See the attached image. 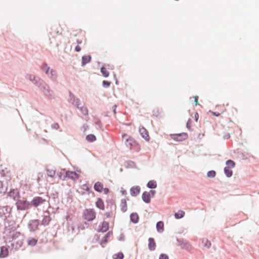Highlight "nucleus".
I'll list each match as a JSON object with an SVG mask.
<instances>
[{
    "mask_svg": "<svg viewBox=\"0 0 259 259\" xmlns=\"http://www.w3.org/2000/svg\"><path fill=\"white\" fill-rule=\"evenodd\" d=\"M137 152H138L141 149V147L140 145L137 142L136 144L133 146V148L132 149Z\"/></svg>",
    "mask_w": 259,
    "mask_h": 259,
    "instance_id": "36",
    "label": "nucleus"
},
{
    "mask_svg": "<svg viewBox=\"0 0 259 259\" xmlns=\"http://www.w3.org/2000/svg\"><path fill=\"white\" fill-rule=\"evenodd\" d=\"M131 194L133 196H136L140 192V188L139 186L133 187L130 190Z\"/></svg>",
    "mask_w": 259,
    "mask_h": 259,
    "instance_id": "9",
    "label": "nucleus"
},
{
    "mask_svg": "<svg viewBox=\"0 0 259 259\" xmlns=\"http://www.w3.org/2000/svg\"><path fill=\"white\" fill-rule=\"evenodd\" d=\"M37 243V240L34 238H31L28 240V243L31 246H34Z\"/></svg>",
    "mask_w": 259,
    "mask_h": 259,
    "instance_id": "34",
    "label": "nucleus"
},
{
    "mask_svg": "<svg viewBox=\"0 0 259 259\" xmlns=\"http://www.w3.org/2000/svg\"><path fill=\"white\" fill-rule=\"evenodd\" d=\"M84 219L88 221L94 220L96 217V212L93 209H86L83 213Z\"/></svg>",
    "mask_w": 259,
    "mask_h": 259,
    "instance_id": "2",
    "label": "nucleus"
},
{
    "mask_svg": "<svg viewBox=\"0 0 259 259\" xmlns=\"http://www.w3.org/2000/svg\"><path fill=\"white\" fill-rule=\"evenodd\" d=\"M123 254L122 252H118L113 255V259H122L123 258Z\"/></svg>",
    "mask_w": 259,
    "mask_h": 259,
    "instance_id": "32",
    "label": "nucleus"
},
{
    "mask_svg": "<svg viewBox=\"0 0 259 259\" xmlns=\"http://www.w3.org/2000/svg\"><path fill=\"white\" fill-rule=\"evenodd\" d=\"M51 220V219L50 215H46L44 217L43 220H42L41 224L44 226L48 225L50 222Z\"/></svg>",
    "mask_w": 259,
    "mask_h": 259,
    "instance_id": "23",
    "label": "nucleus"
},
{
    "mask_svg": "<svg viewBox=\"0 0 259 259\" xmlns=\"http://www.w3.org/2000/svg\"><path fill=\"white\" fill-rule=\"evenodd\" d=\"M185 214V211L180 210L178 212L175 213V217L177 219H180L182 218L184 216Z\"/></svg>",
    "mask_w": 259,
    "mask_h": 259,
    "instance_id": "24",
    "label": "nucleus"
},
{
    "mask_svg": "<svg viewBox=\"0 0 259 259\" xmlns=\"http://www.w3.org/2000/svg\"><path fill=\"white\" fill-rule=\"evenodd\" d=\"M110 85V82H109V81H106V80H104L103 81V85L104 87H109Z\"/></svg>",
    "mask_w": 259,
    "mask_h": 259,
    "instance_id": "37",
    "label": "nucleus"
},
{
    "mask_svg": "<svg viewBox=\"0 0 259 259\" xmlns=\"http://www.w3.org/2000/svg\"><path fill=\"white\" fill-rule=\"evenodd\" d=\"M136 143L137 142L133 139L130 138L126 140L125 144L127 147H129L132 149Z\"/></svg>",
    "mask_w": 259,
    "mask_h": 259,
    "instance_id": "15",
    "label": "nucleus"
},
{
    "mask_svg": "<svg viewBox=\"0 0 259 259\" xmlns=\"http://www.w3.org/2000/svg\"><path fill=\"white\" fill-rule=\"evenodd\" d=\"M83 186L87 188V189H88V187L87 185H84Z\"/></svg>",
    "mask_w": 259,
    "mask_h": 259,
    "instance_id": "51",
    "label": "nucleus"
},
{
    "mask_svg": "<svg viewBox=\"0 0 259 259\" xmlns=\"http://www.w3.org/2000/svg\"><path fill=\"white\" fill-rule=\"evenodd\" d=\"M46 200L45 199L41 197L37 196L33 198L30 203L34 206L37 207L38 206L44 204Z\"/></svg>",
    "mask_w": 259,
    "mask_h": 259,
    "instance_id": "5",
    "label": "nucleus"
},
{
    "mask_svg": "<svg viewBox=\"0 0 259 259\" xmlns=\"http://www.w3.org/2000/svg\"><path fill=\"white\" fill-rule=\"evenodd\" d=\"M202 243L203 244V246L206 247L207 248H210L211 245L210 241H209L207 238H203L202 239Z\"/></svg>",
    "mask_w": 259,
    "mask_h": 259,
    "instance_id": "22",
    "label": "nucleus"
},
{
    "mask_svg": "<svg viewBox=\"0 0 259 259\" xmlns=\"http://www.w3.org/2000/svg\"><path fill=\"white\" fill-rule=\"evenodd\" d=\"M94 189L99 192H102L103 190V185L101 182H98L94 185Z\"/></svg>",
    "mask_w": 259,
    "mask_h": 259,
    "instance_id": "14",
    "label": "nucleus"
},
{
    "mask_svg": "<svg viewBox=\"0 0 259 259\" xmlns=\"http://www.w3.org/2000/svg\"><path fill=\"white\" fill-rule=\"evenodd\" d=\"M101 72L104 77H107L109 76V73L106 67H102L101 68Z\"/></svg>",
    "mask_w": 259,
    "mask_h": 259,
    "instance_id": "28",
    "label": "nucleus"
},
{
    "mask_svg": "<svg viewBox=\"0 0 259 259\" xmlns=\"http://www.w3.org/2000/svg\"><path fill=\"white\" fill-rule=\"evenodd\" d=\"M105 215H106L107 218H109L110 217L111 213L110 212H106V213H105Z\"/></svg>",
    "mask_w": 259,
    "mask_h": 259,
    "instance_id": "46",
    "label": "nucleus"
},
{
    "mask_svg": "<svg viewBox=\"0 0 259 259\" xmlns=\"http://www.w3.org/2000/svg\"><path fill=\"white\" fill-rule=\"evenodd\" d=\"M85 139L88 142H93L96 140V136L93 134H90L88 135Z\"/></svg>",
    "mask_w": 259,
    "mask_h": 259,
    "instance_id": "25",
    "label": "nucleus"
},
{
    "mask_svg": "<svg viewBox=\"0 0 259 259\" xmlns=\"http://www.w3.org/2000/svg\"><path fill=\"white\" fill-rule=\"evenodd\" d=\"M121 192H122L123 195H126V192L125 190L121 191Z\"/></svg>",
    "mask_w": 259,
    "mask_h": 259,
    "instance_id": "49",
    "label": "nucleus"
},
{
    "mask_svg": "<svg viewBox=\"0 0 259 259\" xmlns=\"http://www.w3.org/2000/svg\"><path fill=\"white\" fill-rule=\"evenodd\" d=\"M224 172L228 177H230L232 176L233 171L230 168L225 167L224 168Z\"/></svg>",
    "mask_w": 259,
    "mask_h": 259,
    "instance_id": "27",
    "label": "nucleus"
},
{
    "mask_svg": "<svg viewBox=\"0 0 259 259\" xmlns=\"http://www.w3.org/2000/svg\"><path fill=\"white\" fill-rule=\"evenodd\" d=\"M66 177L73 181H76L78 179L79 175L74 171H67L66 172Z\"/></svg>",
    "mask_w": 259,
    "mask_h": 259,
    "instance_id": "7",
    "label": "nucleus"
},
{
    "mask_svg": "<svg viewBox=\"0 0 259 259\" xmlns=\"http://www.w3.org/2000/svg\"><path fill=\"white\" fill-rule=\"evenodd\" d=\"M194 116H195V120L197 122L198 120V117H199L198 114L197 113H195Z\"/></svg>",
    "mask_w": 259,
    "mask_h": 259,
    "instance_id": "45",
    "label": "nucleus"
},
{
    "mask_svg": "<svg viewBox=\"0 0 259 259\" xmlns=\"http://www.w3.org/2000/svg\"><path fill=\"white\" fill-rule=\"evenodd\" d=\"M215 176V172L214 170L209 171L207 173V176L209 178H214Z\"/></svg>",
    "mask_w": 259,
    "mask_h": 259,
    "instance_id": "35",
    "label": "nucleus"
},
{
    "mask_svg": "<svg viewBox=\"0 0 259 259\" xmlns=\"http://www.w3.org/2000/svg\"><path fill=\"white\" fill-rule=\"evenodd\" d=\"M41 69L45 72L48 76L52 80H56L57 75L55 71L51 69L47 63H44L41 65Z\"/></svg>",
    "mask_w": 259,
    "mask_h": 259,
    "instance_id": "1",
    "label": "nucleus"
},
{
    "mask_svg": "<svg viewBox=\"0 0 259 259\" xmlns=\"http://www.w3.org/2000/svg\"><path fill=\"white\" fill-rule=\"evenodd\" d=\"M149 192L150 194L151 193L152 195H154L155 192L154 190H151Z\"/></svg>",
    "mask_w": 259,
    "mask_h": 259,
    "instance_id": "48",
    "label": "nucleus"
},
{
    "mask_svg": "<svg viewBox=\"0 0 259 259\" xmlns=\"http://www.w3.org/2000/svg\"><path fill=\"white\" fill-rule=\"evenodd\" d=\"M159 259H168V257L167 255L165 254H161L160 255Z\"/></svg>",
    "mask_w": 259,
    "mask_h": 259,
    "instance_id": "38",
    "label": "nucleus"
},
{
    "mask_svg": "<svg viewBox=\"0 0 259 259\" xmlns=\"http://www.w3.org/2000/svg\"><path fill=\"white\" fill-rule=\"evenodd\" d=\"M78 108L81 111L82 114L84 115H87L88 114V110L87 108L85 106H78Z\"/></svg>",
    "mask_w": 259,
    "mask_h": 259,
    "instance_id": "26",
    "label": "nucleus"
},
{
    "mask_svg": "<svg viewBox=\"0 0 259 259\" xmlns=\"http://www.w3.org/2000/svg\"><path fill=\"white\" fill-rule=\"evenodd\" d=\"M47 171L48 176L50 177H53L55 175V170L52 168H48Z\"/></svg>",
    "mask_w": 259,
    "mask_h": 259,
    "instance_id": "31",
    "label": "nucleus"
},
{
    "mask_svg": "<svg viewBox=\"0 0 259 259\" xmlns=\"http://www.w3.org/2000/svg\"><path fill=\"white\" fill-rule=\"evenodd\" d=\"M148 248L150 250H154L156 247V243L152 238H149Z\"/></svg>",
    "mask_w": 259,
    "mask_h": 259,
    "instance_id": "12",
    "label": "nucleus"
},
{
    "mask_svg": "<svg viewBox=\"0 0 259 259\" xmlns=\"http://www.w3.org/2000/svg\"><path fill=\"white\" fill-rule=\"evenodd\" d=\"M198 96L194 97V102L195 103V105H197L198 104Z\"/></svg>",
    "mask_w": 259,
    "mask_h": 259,
    "instance_id": "44",
    "label": "nucleus"
},
{
    "mask_svg": "<svg viewBox=\"0 0 259 259\" xmlns=\"http://www.w3.org/2000/svg\"><path fill=\"white\" fill-rule=\"evenodd\" d=\"M110 233L108 232L107 233L103 238L102 240L101 241V245L104 247L106 243L108 242L109 240V236L110 235Z\"/></svg>",
    "mask_w": 259,
    "mask_h": 259,
    "instance_id": "19",
    "label": "nucleus"
},
{
    "mask_svg": "<svg viewBox=\"0 0 259 259\" xmlns=\"http://www.w3.org/2000/svg\"><path fill=\"white\" fill-rule=\"evenodd\" d=\"M103 191H104V193L106 194H107L109 193V190L108 188H103Z\"/></svg>",
    "mask_w": 259,
    "mask_h": 259,
    "instance_id": "42",
    "label": "nucleus"
},
{
    "mask_svg": "<svg viewBox=\"0 0 259 259\" xmlns=\"http://www.w3.org/2000/svg\"><path fill=\"white\" fill-rule=\"evenodd\" d=\"M156 229L158 232L161 233L164 231V224L162 221H159L156 224Z\"/></svg>",
    "mask_w": 259,
    "mask_h": 259,
    "instance_id": "18",
    "label": "nucleus"
},
{
    "mask_svg": "<svg viewBox=\"0 0 259 259\" xmlns=\"http://www.w3.org/2000/svg\"><path fill=\"white\" fill-rule=\"evenodd\" d=\"M47 89L46 90V88H44V94L47 96H52L53 92L52 91H50L49 89V87L47 86Z\"/></svg>",
    "mask_w": 259,
    "mask_h": 259,
    "instance_id": "33",
    "label": "nucleus"
},
{
    "mask_svg": "<svg viewBox=\"0 0 259 259\" xmlns=\"http://www.w3.org/2000/svg\"><path fill=\"white\" fill-rule=\"evenodd\" d=\"M170 137L171 139L176 141L181 142L186 140L188 138V134L186 133L171 134L170 135Z\"/></svg>",
    "mask_w": 259,
    "mask_h": 259,
    "instance_id": "4",
    "label": "nucleus"
},
{
    "mask_svg": "<svg viewBox=\"0 0 259 259\" xmlns=\"http://www.w3.org/2000/svg\"><path fill=\"white\" fill-rule=\"evenodd\" d=\"M36 77L33 75H30L29 79L32 81H34L35 80Z\"/></svg>",
    "mask_w": 259,
    "mask_h": 259,
    "instance_id": "39",
    "label": "nucleus"
},
{
    "mask_svg": "<svg viewBox=\"0 0 259 259\" xmlns=\"http://www.w3.org/2000/svg\"><path fill=\"white\" fill-rule=\"evenodd\" d=\"M116 105H114L113 108V112L114 113V114L116 113Z\"/></svg>",
    "mask_w": 259,
    "mask_h": 259,
    "instance_id": "47",
    "label": "nucleus"
},
{
    "mask_svg": "<svg viewBox=\"0 0 259 259\" xmlns=\"http://www.w3.org/2000/svg\"><path fill=\"white\" fill-rule=\"evenodd\" d=\"M31 203L25 200H19L17 203V208L18 210H26L29 208Z\"/></svg>",
    "mask_w": 259,
    "mask_h": 259,
    "instance_id": "3",
    "label": "nucleus"
},
{
    "mask_svg": "<svg viewBox=\"0 0 259 259\" xmlns=\"http://www.w3.org/2000/svg\"><path fill=\"white\" fill-rule=\"evenodd\" d=\"M9 255V250L7 247L3 246L1 248L0 257L5 258Z\"/></svg>",
    "mask_w": 259,
    "mask_h": 259,
    "instance_id": "8",
    "label": "nucleus"
},
{
    "mask_svg": "<svg viewBox=\"0 0 259 259\" xmlns=\"http://www.w3.org/2000/svg\"><path fill=\"white\" fill-rule=\"evenodd\" d=\"M109 229V223L107 222L104 221L102 224L100 228V231L102 232H105Z\"/></svg>",
    "mask_w": 259,
    "mask_h": 259,
    "instance_id": "20",
    "label": "nucleus"
},
{
    "mask_svg": "<svg viewBox=\"0 0 259 259\" xmlns=\"http://www.w3.org/2000/svg\"><path fill=\"white\" fill-rule=\"evenodd\" d=\"M39 225V222L37 220H32L30 222L29 226L31 230L34 231L38 228Z\"/></svg>",
    "mask_w": 259,
    "mask_h": 259,
    "instance_id": "11",
    "label": "nucleus"
},
{
    "mask_svg": "<svg viewBox=\"0 0 259 259\" xmlns=\"http://www.w3.org/2000/svg\"><path fill=\"white\" fill-rule=\"evenodd\" d=\"M142 199L145 202L149 203L150 202V192H144L142 194Z\"/></svg>",
    "mask_w": 259,
    "mask_h": 259,
    "instance_id": "13",
    "label": "nucleus"
},
{
    "mask_svg": "<svg viewBox=\"0 0 259 259\" xmlns=\"http://www.w3.org/2000/svg\"><path fill=\"white\" fill-rule=\"evenodd\" d=\"M226 164L227 166V167L230 168H233L235 165V162L232 160H227L226 161Z\"/></svg>",
    "mask_w": 259,
    "mask_h": 259,
    "instance_id": "30",
    "label": "nucleus"
},
{
    "mask_svg": "<svg viewBox=\"0 0 259 259\" xmlns=\"http://www.w3.org/2000/svg\"><path fill=\"white\" fill-rule=\"evenodd\" d=\"M120 206L121 207V210H122V211L125 212L126 211L127 206L126 200L125 199H121L120 204Z\"/></svg>",
    "mask_w": 259,
    "mask_h": 259,
    "instance_id": "16",
    "label": "nucleus"
},
{
    "mask_svg": "<svg viewBox=\"0 0 259 259\" xmlns=\"http://www.w3.org/2000/svg\"><path fill=\"white\" fill-rule=\"evenodd\" d=\"M211 113L213 115L217 116H218L220 115V114H221V113H219V112H212ZM223 113V111L221 112V113Z\"/></svg>",
    "mask_w": 259,
    "mask_h": 259,
    "instance_id": "43",
    "label": "nucleus"
},
{
    "mask_svg": "<svg viewBox=\"0 0 259 259\" xmlns=\"http://www.w3.org/2000/svg\"><path fill=\"white\" fill-rule=\"evenodd\" d=\"M96 206L99 209L103 210L105 209V205L103 201L100 198H98L96 202Z\"/></svg>",
    "mask_w": 259,
    "mask_h": 259,
    "instance_id": "10",
    "label": "nucleus"
},
{
    "mask_svg": "<svg viewBox=\"0 0 259 259\" xmlns=\"http://www.w3.org/2000/svg\"><path fill=\"white\" fill-rule=\"evenodd\" d=\"M224 137L226 138H229L230 137V134H228L227 135L224 136Z\"/></svg>",
    "mask_w": 259,
    "mask_h": 259,
    "instance_id": "50",
    "label": "nucleus"
},
{
    "mask_svg": "<svg viewBox=\"0 0 259 259\" xmlns=\"http://www.w3.org/2000/svg\"><path fill=\"white\" fill-rule=\"evenodd\" d=\"M139 132L142 137L146 141L149 142L150 140V136L148 131L143 126L139 127Z\"/></svg>",
    "mask_w": 259,
    "mask_h": 259,
    "instance_id": "6",
    "label": "nucleus"
},
{
    "mask_svg": "<svg viewBox=\"0 0 259 259\" xmlns=\"http://www.w3.org/2000/svg\"><path fill=\"white\" fill-rule=\"evenodd\" d=\"M156 186V182L155 181H150L147 184V187L149 188H155Z\"/></svg>",
    "mask_w": 259,
    "mask_h": 259,
    "instance_id": "29",
    "label": "nucleus"
},
{
    "mask_svg": "<svg viewBox=\"0 0 259 259\" xmlns=\"http://www.w3.org/2000/svg\"><path fill=\"white\" fill-rule=\"evenodd\" d=\"M191 119H189L188 121H187V127L190 130V128H191V125H190V124H191Z\"/></svg>",
    "mask_w": 259,
    "mask_h": 259,
    "instance_id": "40",
    "label": "nucleus"
},
{
    "mask_svg": "<svg viewBox=\"0 0 259 259\" xmlns=\"http://www.w3.org/2000/svg\"><path fill=\"white\" fill-rule=\"evenodd\" d=\"M75 51H76V52H80V50H81V48H80V47L79 45L76 46L75 47Z\"/></svg>",
    "mask_w": 259,
    "mask_h": 259,
    "instance_id": "41",
    "label": "nucleus"
},
{
    "mask_svg": "<svg viewBox=\"0 0 259 259\" xmlns=\"http://www.w3.org/2000/svg\"><path fill=\"white\" fill-rule=\"evenodd\" d=\"M91 60V57L89 55L83 56L82 57L81 65L82 66L85 65L86 64L89 63Z\"/></svg>",
    "mask_w": 259,
    "mask_h": 259,
    "instance_id": "17",
    "label": "nucleus"
},
{
    "mask_svg": "<svg viewBox=\"0 0 259 259\" xmlns=\"http://www.w3.org/2000/svg\"><path fill=\"white\" fill-rule=\"evenodd\" d=\"M131 221L134 223H137L139 219V215L137 213H132L130 216Z\"/></svg>",
    "mask_w": 259,
    "mask_h": 259,
    "instance_id": "21",
    "label": "nucleus"
}]
</instances>
